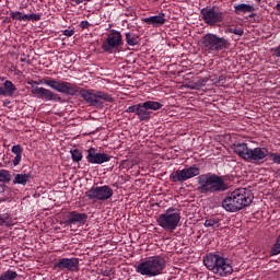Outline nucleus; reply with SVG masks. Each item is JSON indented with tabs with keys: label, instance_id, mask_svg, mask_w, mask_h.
<instances>
[{
	"label": "nucleus",
	"instance_id": "obj_1",
	"mask_svg": "<svg viewBox=\"0 0 280 280\" xmlns=\"http://www.w3.org/2000/svg\"><path fill=\"white\" fill-rule=\"evenodd\" d=\"M255 196L247 188H238L222 200V207L230 213H237L246 207H250Z\"/></svg>",
	"mask_w": 280,
	"mask_h": 280
},
{
	"label": "nucleus",
	"instance_id": "obj_2",
	"mask_svg": "<svg viewBox=\"0 0 280 280\" xmlns=\"http://www.w3.org/2000/svg\"><path fill=\"white\" fill-rule=\"evenodd\" d=\"M197 191L209 196V194H222L229 189V184H225L224 179L220 175L207 173L197 177Z\"/></svg>",
	"mask_w": 280,
	"mask_h": 280
},
{
	"label": "nucleus",
	"instance_id": "obj_3",
	"mask_svg": "<svg viewBox=\"0 0 280 280\" xmlns=\"http://www.w3.org/2000/svg\"><path fill=\"white\" fill-rule=\"evenodd\" d=\"M135 270L142 277H159L165 270V258L151 256L135 265Z\"/></svg>",
	"mask_w": 280,
	"mask_h": 280
},
{
	"label": "nucleus",
	"instance_id": "obj_4",
	"mask_svg": "<svg viewBox=\"0 0 280 280\" xmlns=\"http://www.w3.org/2000/svg\"><path fill=\"white\" fill-rule=\"evenodd\" d=\"M232 150L244 161H253V163H260L269 154L267 148L257 147L250 149L247 143L233 144Z\"/></svg>",
	"mask_w": 280,
	"mask_h": 280
},
{
	"label": "nucleus",
	"instance_id": "obj_5",
	"mask_svg": "<svg viewBox=\"0 0 280 280\" xmlns=\"http://www.w3.org/2000/svg\"><path fill=\"white\" fill-rule=\"evenodd\" d=\"M200 47L206 54H219V51L229 49L231 43L224 37L208 33L201 37Z\"/></svg>",
	"mask_w": 280,
	"mask_h": 280
},
{
	"label": "nucleus",
	"instance_id": "obj_6",
	"mask_svg": "<svg viewBox=\"0 0 280 280\" xmlns=\"http://www.w3.org/2000/svg\"><path fill=\"white\" fill-rule=\"evenodd\" d=\"M163 104L156 101H147L129 106L125 113H135L140 121H150L152 117V110H161Z\"/></svg>",
	"mask_w": 280,
	"mask_h": 280
},
{
	"label": "nucleus",
	"instance_id": "obj_7",
	"mask_svg": "<svg viewBox=\"0 0 280 280\" xmlns=\"http://www.w3.org/2000/svg\"><path fill=\"white\" fill-rule=\"evenodd\" d=\"M156 222L164 231H176L180 223V213L174 210H167L158 217Z\"/></svg>",
	"mask_w": 280,
	"mask_h": 280
},
{
	"label": "nucleus",
	"instance_id": "obj_8",
	"mask_svg": "<svg viewBox=\"0 0 280 280\" xmlns=\"http://www.w3.org/2000/svg\"><path fill=\"white\" fill-rule=\"evenodd\" d=\"M201 19L210 27L218 25L224 21V12L220 10V7H206L201 9Z\"/></svg>",
	"mask_w": 280,
	"mask_h": 280
},
{
	"label": "nucleus",
	"instance_id": "obj_9",
	"mask_svg": "<svg viewBox=\"0 0 280 280\" xmlns=\"http://www.w3.org/2000/svg\"><path fill=\"white\" fill-rule=\"evenodd\" d=\"M81 97H83V100H85L88 104H91V106H96V107H100L102 106V104H104L100 100H103L104 102H109V103L115 102V98L110 94L102 91H96L95 93H92L91 91L85 90L81 92Z\"/></svg>",
	"mask_w": 280,
	"mask_h": 280
},
{
	"label": "nucleus",
	"instance_id": "obj_10",
	"mask_svg": "<svg viewBox=\"0 0 280 280\" xmlns=\"http://www.w3.org/2000/svg\"><path fill=\"white\" fill-rule=\"evenodd\" d=\"M113 188L110 186H96L92 187L90 190L85 192V196L89 200H93V202L109 200L113 198Z\"/></svg>",
	"mask_w": 280,
	"mask_h": 280
},
{
	"label": "nucleus",
	"instance_id": "obj_11",
	"mask_svg": "<svg viewBox=\"0 0 280 280\" xmlns=\"http://www.w3.org/2000/svg\"><path fill=\"white\" fill-rule=\"evenodd\" d=\"M196 176H200V168L192 165L190 167L177 170L175 173L171 174L170 178L172 183H185V180H189V178H194Z\"/></svg>",
	"mask_w": 280,
	"mask_h": 280
},
{
	"label": "nucleus",
	"instance_id": "obj_12",
	"mask_svg": "<svg viewBox=\"0 0 280 280\" xmlns=\"http://www.w3.org/2000/svg\"><path fill=\"white\" fill-rule=\"evenodd\" d=\"M124 45V39L119 31L112 30L108 37L102 45V49L107 54H113V49H119Z\"/></svg>",
	"mask_w": 280,
	"mask_h": 280
},
{
	"label": "nucleus",
	"instance_id": "obj_13",
	"mask_svg": "<svg viewBox=\"0 0 280 280\" xmlns=\"http://www.w3.org/2000/svg\"><path fill=\"white\" fill-rule=\"evenodd\" d=\"M89 220L88 213H80L78 211H70L67 215L66 221L63 224L66 226H70V229H73V226H84L86 224V221Z\"/></svg>",
	"mask_w": 280,
	"mask_h": 280
},
{
	"label": "nucleus",
	"instance_id": "obj_14",
	"mask_svg": "<svg viewBox=\"0 0 280 280\" xmlns=\"http://www.w3.org/2000/svg\"><path fill=\"white\" fill-rule=\"evenodd\" d=\"M57 270H68L69 272L80 271V258H61L55 262Z\"/></svg>",
	"mask_w": 280,
	"mask_h": 280
},
{
	"label": "nucleus",
	"instance_id": "obj_15",
	"mask_svg": "<svg viewBox=\"0 0 280 280\" xmlns=\"http://www.w3.org/2000/svg\"><path fill=\"white\" fill-rule=\"evenodd\" d=\"M86 161L88 163H91L92 165H102L104 163H108L110 161V155L102 152L98 153L97 149L90 148L88 151Z\"/></svg>",
	"mask_w": 280,
	"mask_h": 280
},
{
	"label": "nucleus",
	"instance_id": "obj_16",
	"mask_svg": "<svg viewBox=\"0 0 280 280\" xmlns=\"http://www.w3.org/2000/svg\"><path fill=\"white\" fill-rule=\"evenodd\" d=\"M32 94L36 95L40 100H46V102H62V97H60V95L45 88H32Z\"/></svg>",
	"mask_w": 280,
	"mask_h": 280
},
{
	"label": "nucleus",
	"instance_id": "obj_17",
	"mask_svg": "<svg viewBox=\"0 0 280 280\" xmlns=\"http://www.w3.org/2000/svg\"><path fill=\"white\" fill-rule=\"evenodd\" d=\"M222 256L218 255V254H209L207 256L203 257V265L206 266V268H208L211 272H213V275H215L220 262L222 261Z\"/></svg>",
	"mask_w": 280,
	"mask_h": 280
},
{
	"label": "nucleus",
	"instance_id": "obj_18",
	"mask_svg": "<svg viewBox=\"0 0 280 280\" xmlns=\"http://www.w3.org/2000/svg\"><path fill=\"white\" fill-rule=\"evenodd\" d=\"M82 91L86 90L73 83L60 81L59 93H65V95H82Z\"/></svg>",
	"mask_w": 280,
	"mask_h": 280
},
{
	"label": "nucleus",
	"instance_id": "obj_19",
	"mask_svg": "<svg viewBox=\"0 0 280 280\" xmlns=\"http://www.w3.org/2000/svg\"><path fill=\"white\" fill-rule=\"evenodd\" d=\"M214 275L218 277H229V275H233V265H231V260L229 258H221V262H219V267Z\"/></svg>",
	"mask_w": 280,
	"mask_h": 280
},
{
	"label": "nucleus",
	"instance_id": "obj_20",
	"mask_svg": "<svg viewBox=\"0 0 280 280\" xmlns=\"http://www.w3.org/2000/svg\"><path fill=\"white\" fill-rule=\"evenodd\" d=\"M142 23H145V25H152V27H161V25H165V23H167V19H165V13H160L158 15L143 18Z\"/></svg>",
	"mask_w": 280,
	"mask_h": 280
},
{
	"label": "nucleus",
	"instance_id": "obj_21",
	"mask_svg": "<svg viewBox=\"0 0 280 280\" xmlns=\"http://www.w3.org/2000/svg\"><path fill=\"white\" fill-rule=\"evenodd\" d=\"M11 152L15 155L13 165L16 167L21 163V159H23V147L21 144L13 145Z\"/></svg>",
	"mask_w": 280,
	"mask_h": 280
},
{
	"label": "nucleus",
	"instance_id": "obj_22",
	"mask_svg": "<svg viewBox=\"0 0 280 280\" xmlns=\"http://www.w3.org/2000/svg\"><path fill=\"white\" fill-rule=\"evenodd\" d=\"M234 12L235 14H246L248 12H255V7L253 4L246 3L236 4L234 7Z\"/></svg>",
	"mask_w": 280,
	"mask_h": 280
},
{
	"label": "nucleus",
	"instance_id": "obj_23",
	"mask_svg": "<svg viewBox=\"0 0 280 280\" xmlns=\"http://www.w3.org/2000/svg\"><path fill=\"white\" fill-rule=\"evenodd\" d=\"M32 178V174H16L13 179V185H27L30 183V179Z\"/></svg>",
	"mask_w": 280,
	"mask_h": 280
},
{
	"label": "nucleus",
	"instance_id": "obj_24",
	"mask_svg": "<svg viewBox=\"0 0 280 280\" xmlns=\"http://www.w3.org/2000/svg\"><path fill=\"white\" fill-rule=\"evenodd\" d=\"M125 40L127 45H129L130 47H136V45H139V37L135 33H130V32L126 33Z\"/></svg>",
	"mask_w": 280,
	"mask_h": 280
},
{
	"label": "nucleus",
	"instance_id": "obj_25",
	"mask_svg": "<svg viewBox=\"0 0 280 280\" xmlns=\"http://www.w3.org/2000/svg\"><path fill=\"white\" fill-rule=\"evenodd\" d=\"M39 82H40V84H46V86H49L50 89H54V91H57L58 93L60 91V82L59 81L43 79Z\"/></svg>",
	"mask_w": 280,
	"mask_h": 280
},
{
	"label": "nucleus",
	"instance_id": "obj_26",
	"mask_svg": "<svg viewBox=\"0 0 280 280\" xmlns=\"http://www.w3.org/2000/svg\"><path fill=\"white\" fill-rule=\"evenodd\" d=\"M0 226H12V218L9 213L0 214Z\"/></svg>",
	"mask_w": 280,
	"mask_h": 280
},
{
	"label": "nucleus",
	"instance_id": "obj_27",
	"mask_svg": "<svg viewBox=\"0 0 280 280\" xmlns=\"http://www.w3.org/2000/svg\"><path fill=\"white\" fill-rule=\"evenodd\" d=\"M16 277H19L16 271L7 270L5 272L1 273L0 280H14Z\"/></svg>",
	"mask_w": 280,
	"mask_h": 280
},
{
	"label": "nucleus",
	"instance_id": "obj_28",
	"mask_svg": "<svg viewBox=\"0 0 280 280\" xmlns=\"http://www.w3.org/2000/svg\"><path fill=\"white\" fill-rule=\"evenodd\" d=\"M12 180V174L8 170H0V183H10Z\"/></svg>",
	"mask_w": 280,
	"mask_h": 280
},
{
	"label": "nucleus",
	"instance_id": "obj_29",
	"mask_svg": "<svg viewBox=\"0 0 280 280\" xmlns=\"http://www.w3.org/2000/svg\"><path fill=\"white\" fill-rule=\"evenodd\" d=\"M4 91L7 95H14V91H16V86H14V83H12V81H5Z\"/></svg>",
	"mask_w": 280,
	"mask_h": 280
},
{
	"label": "nucleus",
	"instance_id": "obj_30",
	"mask_svg": "<svg viewBox=\"0 0 280 280\" xmlns=\"http://www.w3.org/2000/svg\"><path fill=\"white\" fill-rule=\"evenodd\" d=\"M70 152H71L72 161L74 163H80V161H82L83 155H82V151L81 150L73 149Z\"/></svg>",
	"mask_w": 280,
	"mask_h": 280
},
{
	"label": "nucleus",
	"instance_id": "obj_31",
	"mask_svg": "<svg viewBox=\"0 0 280 280\" xmlns=\"http://www.w3.org/2000/svg\"><path fill=\"white\" fill-rule=\"evenodd\" d=\"M10 16L13 21H25V14H23L21 11H12Z\"/></svg>",
	"mask_w": 280,
	"mask_h": 280
},
{
	"label": "nucleus",
	"instance_id": "obj_32",
	"mask_svg": "<svg viewBox=\"0 0 280 280\" xmlns=\"http://www.w3.org/2000/svg\"><path fill=\"white\" fill-rule=\"evenodd\" d=\"M203 225L207 226V228H215V226L218 228V226H220V220H218V219H208V220L205 221Z\"/></svg>",
	"mask_w": 280,
	"mask_h": 280
},
{
	"label": "nucleus",
	"instance_id": "obj_33",
	"mask_svg": "<svg viewBox=\"0 0 280 280\" xmlns=\"http://www.w3.org/2000/svg\"><path fill=\"white\" fill-rule=\"evenodd\" d=\"M24 21H40V14L33 13V14H24Z\"/></svg>",
	"mask_w": 280,
	"mask_h": 280
},
{
	"label": "nucleus",
	"instance_id": "obj_34",
	"mask_svg": "<svg viewBox=\"0 0 280 280\" xmlns=\"http://www.w3.org/2000/svg\"><path fill=\"white\" fill-rule=\"evenodd\" d=\"M207 82H209L208 78L205 79H199L196 83H195V89H200L201 86H205L207 84Z\"/></svg>",
	"mask_w": 280,
	"mask_h": 280
},
{
	"label": "nucleus",
	"instance_id": "obj_35",
	"mask_svg": "<svg viewBox=\"0 0 280 280\" xmlns=\"http://www.w3.org/2000/svg\"><path fill=\"white\" fill-rule=\"evenodd\" d=\"M217 86H224L226 84V78L224 75H220L217 81H214Z\"/></svg>",
	"mask_w": 280,
	"mask_h": 280
},
{
	"label": "nucleus",
	"instance_id": "obj_36",
	"mask_svg": "<svg viewBox=\"0 0 280 280\" xmlns=\"http://www.w3.org/2000/svg\"><path fill=\"white\" fill-rule=\"evenodd\" d=\"M230 33L235 34L236 36H244V30L242 28H231Z\"/></svg>",
	"mask_w": 280,
	"mask_h": 280
},
{
	"label": "nucleus",
	"instance_id": "obj_37",
	"mask_svg": "<svg viewBox=\"0 0 280 280\" xmlns=\"http://www.w3.org/2000/svg\"><path fill=\"white\" fill-rule=\"evenodd\" d=\"M271 161L277 163V165H280V154L277 153H270Z\"/></svg>",
	"mask_w": 280,
	"mask_h": 280
},
{
	"label": "nucleus",
	"instance_id": "obj_38",
	"mask_svg": "<svg viewBox=\"0 0 280 280\" xmlns=\"http://www.w3.org/2000/svg\"><path fill=\"white\" fill-rule=\"evenodd\" d=\"M90 25H91V23H89V21H82V22L80 23V27H81L82 30H89Z\"/></svg>",
	"mask_w": 280,
	"mask_h": 280
},
{
	"label": "nucleus",
	"instance_id": "obj_39",
	"mask_svg": "<svg viewBox=\"0 0 280 280\" xmlns=\"http://www.w3.org/2000/svg\"><path fill=\"white\" fill-rule=\"evenodd\" d=\"M73 34H75L74 30H65L63 31V36L71 37V36H73Z\"/></svg>",
	"mask_w": 280,
	"mask_h": 280
},
{
	"label": "nucleus",
	"instance_id": "obj_40",
	"mask_svg": "<svg viewBox=\"0 0 280 280\" xmlns=\"http://www.w3.org/2000/svg\"><path fill=\"white\" fill-rule=\"evenodd\" d=\"M75 5H80V3H84V1H92V0H72Z\"/></svg>",
	"mask_w": 280,
	"mask_h": 280
},
{
	"label": "nucleus",
	"instance_id": "obj_41",
	"mask_svg": "<svg viewBox=\"0 0 280 280\" xmlns=\"http://www.w3.org/2000/svg\"><path fill=\"white\" fill-rule=\"evenodd\" d=\"M0 95H8V93L5 92V89L0 88Z\"/></svg>",
	"mask_w": 280,
	"mask_h": 280
},
{
	"label": "nucleus",
	"instance_id": "obj_42",
	"mask_svg": "<svg viewBox=\"0 0 280 280\" xmlns=\"http://www.w3.org/2000/svg\"><path fill=\"white\" fill-rule=\"evenodd\" d=\"M104 277H110V271H104Z\"/></svg>",
	"mask_w": 280,
	"mask_h": 280
},
{
	"label": "nucleus",
	"instance_id": "obj_43",
	"mask_svg": "<svg viewBox=\"0 0 280 280\" xmlns=\"http://www.w3.org/2000/svg\"><path fill=\"white\" fill-rule=\"evenodd\" d=\"M276 10L280 12V3L276 4Z\"/></svg>",
	"mask_w": 280,
	"mask_h": 280
},
{
	"label": "nucleus",
	"instance_id": "obj_44",
	"mask_svg": "<svg viewBox=\"0 0 280 280\" xmlns=\"http://www.w3.org/2000/svg\"><path fill=\"white\" fill-rule=\"evenodd\" d=\"M248 16H249V19H253V18H255V16H256V14H255V13H253V12H250V14H249Z\"/></svg>",
	"mask_w": 280,
	"mask_h": 280
},
{
	"label": "nucleus",
	"instance_id": "obj_45",
	"mask_svg": "<svg viewBox=\"0 0 280 280\" xmlns=\"http://www.w3.org/2000/svg\"><path fill=\"white\" fill-rule=\"evenodd\" d=\"M20 60H21V62H27V59H25V58H21Z\"/></svg>",
	"mask_w": 280,
	"mask_h": 280
},
{
	"label": "nucleus",
	"instance_id": "obj_46",
	"mask_svg": "<svg viewBox=\"0 0 280 280\" xmlns=\"http://www.w3.org/2000/svg\"><path fill=\"white\" fill-rule=\"evenodd\" d=\"M34 84H38V82L35 81Z\"/></svg>",
	"mask_w": 280,
	"mask_h": 280
},
{
	"label": "nucleus",
	"instance_id": "obj_47",
	"mask_svg": "<svg viewBox=\"0 0 280 280\" xmlns=\"http://www.w3.org/2000/svg\"><path fill=\"white\" fill-rule=\"evenodd\" d=\"M1 1H3V0H0V3H1Z\"/></svg>",
	"mask_w": 280,
	"mask_h": 280
},
{
	"label": "nucleus",
	"instance_id": "obj_48",
	"mask_svg": "<svg viewBox=\"0 0 280 280\" xmlns=\"http://www.w3.org/2000/svg\"><path fill=\"white\" fill-rule=\"evenodd\" d=\"M279 177H280V173H279Z\"/></svg>",
	"mask_w": 280,
	"mask_h": 280
}]
</instances>
